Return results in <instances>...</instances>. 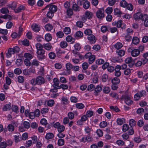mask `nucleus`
Here are the masks:
<instances>
[{
  "instance_id": "nucleus-60",
  "label": "nucleus",
  "mask_w": 148,
  "mask_h": 148,
  "mask_svg": "<svg viewBox=\"0 0 148 148\" xmlns=\"http://www.w3.org/2000/svg\"><path fill=\"white\" fill-rule=\"evenodd\" d=\"M12 110L16 113H18V108L17 106H12Z\"/></svg>"
},
{
  "instance_id": "nucleus-35",
  "label": "nucleus",
  "mask_w": 148,
  "mask_h": 148,
  "mask_svg": "<svg viewBox=\"0 0 148 148\" xmlns=\"http://www.w3.org/2000/svg\"><path fill=\"white\" fill-rule=\"evenodd\" d=\"M18 81L19 83H23L24 82V77L22 76H19L18 77Z\"/></svg>"
},
{
  "instance_id": "nucleus-6",
  "label": "nucleus",
  "mask_w": 148,
  "mask_h": 148,
  "mask_svg": "<svg viewBox=\"0 0 148 148\" xmlns=\"http://www.w3.org/2000/svg\"><path fill=\"white\" fill-rule=\"evenodd\" d=\"M104 10L102 9H99L96 12L97 17L99 19H102L104 17Z\"/></svg>"
},
{
  "instance_id": "nucleus-20",
  "label": "nucleus",
  "mask_w": 148,
  "mask_h": 148,
  "mask_svg": "<svg viewBox=\"0 0 148 148\" xmlns=\"http://www.w3.org/2000/svg\"><path fill=\"white\" fill-rule=\"evenodd\" d=\"M11 108V104L10 103L9 104H7L4 106L3 108V110L6 111L10 109Z\"/></svg>"
},
{
  "instance_id": "nucleus-4",
  "label": "nucleus",
  "mask_w": 148,
  "mask_h": 148,
  "mask_svg": "<svg viewBox=\"0 0 148 148\" xmlns=\"http://www.w3.org/2000/svg\"><path fill=\"white\" fill-rule=\"evenodd\" d=\"M121 99V100H124L125 103L128 105H130L133 103L131 99L130 96L127 95H123Z\"/></svg>"
},
{
  "instance_id": "nucleus-48",
  "label": "nucleus",
  "mask_w": 148,
  "mask_h": 148,
  "mask_svg": "<svg viewBox=\"0 0 148 148\" xmlns=\"http://www.w3.org/2000/svg\"><path fill=\"white\" fill-rule=\"evenodd\" d=\"M129 124L131 127L134 126L136 124V121L133 119H130L129 121Z\"/></svg>"
},
{
  "instance_id": "nucleus-31",
  "label": "nucleus",
  "mask_w": 148,
  "mask_h": 148,
  "mask_svg": "<svg viewBox=\"0 0 148 148\" xmlns=\"http://www.w3.org/2000/svg\"><path fill=\"white\" fill-rule=\"evenodd\" d=\"M36 46L37 49V51L44 50L42 49L43 47L40 43H37L36 45Z\"/></svg>"
},
{
  "instance_id": "nucleus-56",
  "label": "nucleus",
  "mask_w": 148,
  "mask_h": 148,
  "mask_svg": "<svg viewBox=\"0 0 148 148\" xmlns=\"http://www.w3.org/2000/svg\"><path fill=\"white\" fill-rule=\"evenodd\" d=\"M115 24H116L117 27L118 28L120 27L123 24L122 21L120 20L118 21L116 23V22Z\"/></svg>"
},
{
  "instance_id": "nucleus-64",
  "label": "nucleus",
  "mask_w": 148,
  "mask_h": 148,
  "mask_svg": "<svg viewBox=\"0 0 148 148\" xmlns=\"http://www.w3.org/2000/svg\"><path fill=\"white\" fill-rule=\"evenodd\" d=\"M108 79V75L106 74H103L102 77V80L104 82H106Z\"/></svg>"
},
{
  "instance_id": "nucleus-12",
  "label": "nucleus",
  "mask_w": 148,
  "mask_h": 148,
  "mask_svg": "<svg viewBox=\"0 0 148 148\" xmlns=\"http://www.w3.org/2000/svg\"><path fill=\"white\" fill-rule=\"evenodd\" d=\"M32 29L36 32H38L40 30V27L37 24H33L32 25Z\"/></svg>"
},
{
  "instance_id": "nucleus-52",
  "label": "nucleus",
  "mask_w": 148,
  "mask_h": 148,
  "mask_svg": "<svg viewBox=\"0 0 148 148\" xmlns=\"http://www.w3.org/2000/svg\"><path fill=\"white\" fill-rule=\"evenodd\" d=\"M27 3L29 5L33 6L35 3V0H27Z\"/></svg>"
},
{
  "instance_id": "nucleus-54",
  "label": "nucleus",
  "mask_w": 148,
  "mask_h": 148,
  "mask_svg": "<svg viewBox=\"0 0 148 148\" xmlns=\"http://www.w3.org/2000/svg\"><path fill=\"white\" fill-rule=\"evenodd\" d=\"M124 120L123 119H118L116 121L118 125H121L123 123Z\"/></svg>"
},
{
  "instance_id": "nucleus-22",
  "label": "nucleus",
  "mask_w": 148,
  "mask_h": 148,
  "mask_svg": "<svg viewBox=\"0 0 148 148\" xmlns=\"http://www.w3.org/2000/svg\"><path fill=\"white\" fill-rule=\"evenodd\" d=\"M120 80L117 77H115L112 80V84H119Z\"/></svg>"
},
{
  "instance_id": "nucleus-47",
  "label": "nucleus",
  "mask_w": 148,
  "mask_h": 148,
  "mask_svg": "<svg viewBox=\"0 0 148 148\" xmlns=\"http://www.w3.org/2000/svg\"><path fill=\"white\" fill-rule=\"evenodd\" d=\"M129 129V126L126 124H124L123 126L122 130L123 132H125L127 131Z\"/></svg>"
},
{
  "instance_id": "nucleus-18",
  "label": "nucleus",
  "mask_w": 148,
  "mask_h": 148,
  "mask_svg": "<svg viewBox=\"0 0 148 148\" xmlns=\"http://www.w3.org/2000/svg\"><path fill=\"white\" fill-rule=\"evenodd\" d=\"M116 53L119 56H122L125 55V52L124 50L121 49L116 51Z\"/></svg>"
},
{
  "instance_id": "nucleus-2",
  "label": "nucleus",
  "mask_w": 148,
  "mask_h": 148,
  "mask_svg": "<svg viewBox=\"0 0 148 148\" xmlns=\"http://www.w3.org/2000/svg\"><path fill=\"white\" fill-rule=\"evenodd\" d=\"M134 18L136 21H139L141 20L143 21L144 19L148 18L147 15L146 14H143L140 12H138L134 14Z\"/></svg>"
},
{
  "instance_id": "nucleus-62",
  "label": "nucleus",
  "mask_w": 148,
  "mask_h": 148,
  "mask_svg": "<svg viewBox=\"0 0 148 148\" xmlns=\"http://www.w3.org/2000/svg\"><path fill=\"white\" fill-rule=\"evenodd\" d=\"M116 143L119 145H123L125 144L124 141L121 140H118L116 141Z\"/></svg>"
},
{
  "instance_id": "nucleus-49",
  "label": "nucleus",
  "mask_w": 148,
  "mask_h": 148,
  "mask_svg": "<svg viewBox=\"0 0 148 148\" xmlns=\"http://www.w3.org/2000/svg\"><path fill=\"white\" fill-rule=\"evenodd\" d=\"M104 62V61L103 59H98L96 61V63L97 64H102Z\"/></svg>"
},
{
  "instance_id": "nucleus-32",
  "label": "nucleus",
  "mask_w": 148,
  "mask_h": 148,
  "mask_svg": "<svg viewBox=\"0 0 148 148\" xmlns=\"http://www.w3.org/2000/svg\"><path fill=\"white\" fill-rule=\"evenodd\" d=\"M84 8L85 9H88L90 6V2L89 1H85L83 4Z\"/></svg>"
},
{
  "instance_id": "nucleus-57",
  "label": "nucleus",
  "mask_w": 148,
  "mask_h": 148,
  "mask_svg": "<svg viewBox=\"0 0 148 148\" xmlns=\"http://www.w3.org/2000/svg\"><path fill=\"white\" fill-rule=\"evenodd\" d=\"M56 35H57V36L60 38H62L64 35V34L61 31H59L56 34Z\"/></svg>"
},
{
  "instance_id": "nucleus-44",
  "label": "nucleus",
  "mask_w": 148,
  "mask_h": 148,
  "mask_svg": "<svg viewBox=\"0 0 148 148\" xmlns=\"http://www.w3.org/2000/svg\"><path fill=\"white\" fill-rule=\"evenodd\" d=\"M112 8L111 7H108L106 10V12L107 14H110L112 12Z\"/></svg>"
},
{
  "instance_id": "nucleus-24",
  "label": "nucleus",
  "mask_w": 148,
  "mask_h": 148,
  "mask_svg": "<svg viewBox=\"0 0 148 148\" xmlns=\"http://www.w3.org/2000/svg\"><path fill=\"white\" fill-rule=\"evenodd\" d=\"M54 136V135L52 133H48L45 136V138L47 140L51 139L53 138Z\"/></svg>"
},
{
  "instance_id": "nucleus-14",
  "label": "nucleus",
  "mask_w": 148,
  "mask_h": 148,
  "mask_svg": "<svg viewBox=\"0 0 148 148\" xmlns=\"http://www.w3.org/2000/svg\"><path fill=\"white\" fill-rule=\"evenodd\" d=\"M140 53V51L138 49H135L132 52V55L133 57H136L138 56Z\"/></svg>"
},
{
  "instance_id": "nucleus-21",
  "label": "nucleus",
  "mask_w": 148,
  "mask_h": 148,
  "mask_svg": "<svg viewBox=\"0 0 148 148\" xmlns=\"http://www.w3.org/2000/svg\"><path fill=\"white\" fill-rule=\"evenodd\" d=\"M25 9V7L23 5H21L18 7L17 9H15L14 11L15 12L18 13L20 12L22 10Z\"/></svg>"
},
{
  "instance_id": "nucleus-28",
  "label": "nucleus",
  "mask_w": 148,
  "mask_h": 148,
  "mask_svg": "<svg viewBox=\"0 0 148 148\" xmlns=\"http://www.w3.org/2000/svg\"><path fill=\"white\" fill-rule=\"evenodd\" d=\"M122 44L120 42L116 43L114 45L115 48L117 49H119L123 47Z\"/></svg>"
},
{
  "instance_id": "nucleus-23",
  "label": "nucleus",
  "mask_w": 148,
  "mask_h": 148,
  "mask_svg": "<svg viewBox=\"0 0 148 148\" xmlns=\"http://www.w3.org/2000/svg\"><path fill=\"white\" fill-rule=\"evenodd\" d=\"M45 30L47 31H50L53 28L52 25L49 23H48L45 26Z\"/></svg>"
},
{
  "instance_id": "nucleus-15",
  "label": "nucleus",
  "mask_w": 148,
  "mask_h": 148,
  "mask_svg": "<svg viewBox=\"0 0 148 148\" xmlns=\"http://www.w3.org/2000/svg\"><path fill=\"white\" fill-rule=\"evenodd\" d=\"M86 18L88 19H90L92 18L93 14L90 11H87L85 13Z\"/></svg>"
},
{
  "instance_id": "nucleus-26",
  "label": "nucleus",
  "mask_w": 148,
  "mask_h": 148,
  "mask_svg": "<svg viewBox=\"0 0 148 148\" xmlns=\"http://www.w3.org/2000/svg\"><path fill=\"white\" fill-rule=\"evenodd\" d=\"M139 42V40L137 37H134L133 38L132 40V42L135 45L138 44Z\"/></svg>"
},
{
  "instance_id": "nucleus-13",
  "label": "nucleus",
  "mask_w": 148,
  "mask_h": 148,
  "mask_svg": "<svg viewBox=\"0 0 148 148\" xmlns=\"http://www.w3.org/2000/svg\"><path fill=\"white\" fill-rule=\"evenodd\" d=\"M66 67L67 70V72L69 74H70V70L72 69L73 65L70 63H67L66 65Z\"/></svg>"
},
{
  "instance_id": "nucleus-59",
  "label": "nucleus",
  "mask_w": 148,
  "mask_h": 148,
  "mask_svg": "<svg viewBox=\"0 0 148 148\" xmlns=\"http://www.w3.org/2000/svg\"><path fill=\"white\" fill-rule=\"evenodd\" d=\"M8 128L9 131H13L14 130V126L12 124H10L8 126Z\"/></svg>"
},
{
  "instance_id": "nucleus-42",
  "label": "nucleus",
  "mask_w": 148,
  "mask_h": 148,
  "mask_svg": "<svg viewBox=\"0 0 148 148\" xmlns=\"http://www.w3.org/2000/svg\"><path fill=\"white\" fill-rule=\"evenodd\" d=\"M49 56L51 59H54L56 57V55L53 52H51L49 54Z\"/></svg>"
},
{
  "instance_id": "nucleus-58",
  "label": "nucleus",
  "mask_w": 148,
  "mask_h": 148,
  "mask_svg": "<svg viewBox=\"0 0 148 148\" xmlns=\"http://www.w3.org/2000/svg\"><path fill=\"white\" fill-rule=\"evenodd\" d=\"M13 26V23L11 21L8 22L6 25V28L7 29H10Z\"/></svg>"
},
{
  "instance_id": "nucleus-1",
  "label": "nucleus",
  "mask_w": 148,
  "mask_h": 148,
  "mask_svg": "<svg viewBox=\"0 0 148 148\" xmlns=\"http://www.w3.org/2000/svg\"><path fill=\"white\" fill-rule=\"evenodd\" d=\"M57 9L56 6L49 4L47 5L42 10H45L46 12H47V17L49 18H51L53 16L54 13L57 11Z\"/></svg>"
},
{
  "instance_id": "nucleus-34",
  "label": "nucleus",
  "mask_w": 148,
  "mask_h": 148,
  "mask_svg": "<svg viewBox=\"0 0 148 148\" xmlns=\"http://www.w3.org/2000/svg\"><path fill=\"white\" fill-rule=\"evenodd\" d=\"M114 13L115 15H120L122 13L120 10L117 8H116L114 9Z\"/></svg>"
},
{
  "instance_id": "nucleus-19",
  "label": "nucleus",
  "mask_w": 148,
  "mask_h": 148,
  "mask_svg": "<svg viewBox=\"0 0 148 148\" xmlns=\"http://www.w3.org/2000/svg\"><path fill=\"white\" fill-rule=\"evenodd\" d=\"M102 90L101 87L99 85L97 86L95 88V95H97V93L100 92Z\"/></svg>"
},
{
  "instance_id": "nucleus-46",
  "label": "nucleus",
  "mask_w": 148,
  "mask_h": 148,
  "mask_svg": "<svg viewBox=\"0 0 148 148\" xmlns=\"http://www.w3.org/2000/svg\"><path fill=\"white\" fill-rule=\"evenodd\" d=\"M64 32L66 34H69L71 32V29L69 27H66L64 29Z\"/></svg>"
},
{
  "instance_id": "nucleus-3",
  "label": "nucleus",
  "mask_w": 148,
  "mask_h": 148,
  "mask_svg": "<svg viewBox=\"0 0 148 148\" xmlns=\"http://www.w3.org/2000/svg\"><path fill=\"white\" fill-rule=\"evenodd\" d=\"M20 51V48L17 46H16L13 48H10L8 49V52L6 54V56L8 58H10L12 54L18 52Z\"/></svg>"
},
{
  "instance_id": "nucleus-25",
  "label": "nucleus",
  "mask_w": 148,
  "mask_h": 148,
  "mask_svg": "<svg viewBox=\"0 0 148 148\" xmlns=\"http://www.w3.org/2000/svg\"><path fill=\"white\" fill-rule=\"evenodd\" d=\"M95 56L94 55H92L90 56L88 60L89 63L90 64H92L95 60Z\"/></svg>"
},
{
  "instance_id": "nucleus-9",
  "label": "nucleus",
  "mask_w": 148,
  "mask_h": 148,
  "mask_svg": "<svg viewBox=\"0 0 148 148\" xmlns=\"http://www.w3.org/2000/svg\"><path fill=\"white\" fill-rule=\"evenodd\" d=\"M36 78L37 84L40 85L45 83V80L43 77L41 76H39L36 77Z\"/></svg>"
},
{
  "instance_id": "nucleus-11",
  "label": "nucleus",
  "mask_w": 148,
  "mask_h": 148,
  "mask_svg": "<svg viewBox=\"0 0 148 148\" xmlns=\"http://www.w3.org/2000/svg\"><path fill=\"white\" fill-rule=\"evenodd\" d=\"M72 8L73 10L75 11H79L80 10V7L75 2H73Z\"/></svg>"
},
{
  "instance_id": "nucleus-50",
  "label": "nucleus",
  "mask_w": 148,
  "mask_h": 148,
  "mask_svg": "<svg viewBox=\"0 0 148 148\" xmlns=\"http://www.w3.org/2000/svg\"><path fill=\"white\" fill-rule=\"evenodd\" d=\"M64 140L62 139L58 140V144L59 146H61L64 145Z\"/></svg>"
},
{
  "instance_id": "nucleus-27",
  "label": "nucleus",
  "mask_w": 148,
  "mask_h": 148,
  "mask_svg": "<svg viewBox=\"0 0 148 148\" xmlns=\"http://www.w3.org/2000/svg\"><path fill=\"white\" fill-rule=\"evenodd\" d=\"M75 36L77 37L81 38L83 37V34L81 31H78L76 32Z\"/></svg>"
},
{
  "instance_id": "nucleus-7",
  "label": "nucleus",
  "mask_w": 148,
  "mask_h": 148,
  "mask_svg": "<svg viewBox=\"0 0 148 148\" xmlns=\"http://www.w3.org/2000/svg\"><path fill=\"white\" fill-rule=\"evenodd\" d=\"M125 62L126 64H128L129 66L130 67H132L134 64V62L131 57L126 58L125 60Z\"/></svg>"
},
{
  "instance_id": "nucleus-43",
  "label": "nucleus",
  "mask_w": 148,
  "mask_h": 148,
  "mask_svg": "<svg viewBox=\"0 0 148 148\" xmlns=\"http://www.w3.org/2000/svg\"><path fill=\"white\" fill-rule=\"evenodd\" d=\"M127 2L125 0H122L120 2V5L121 6L125 8L126 7L127 5Z\"/></svg>"
},
{
  "instance_id": "nucleus-41",
  "label": "nucleus",
  "mask_w": 148,
  "mask_h": 148,
  "mask_svg": "<svg viewBox=\"0 0 148 148\" xmlns=\"http://www.w3.org/2000/svg\"><path fill=\"white\" fill-rule=\"evenodd\" d=\"M107 125V122L105 121L101 122L99 125L100 127L102 128H104L105 127H106Z\"/></svg>"
},
{
  "instance_id": "nucleus-55",
  "label": "nucleus",
  "mask_w": 148,
  "mask_h": 148,
  "mask_svg": "<svg viewBox=\"0 0 148 148\" xmlns=\"http://www.w3.org/2000/svg\"><path fill=\"white\" fill-rule=\"evenodd\" d=\"M54 104V101L53 100H50L47 102V105L49 106H52Z\"/></svg>"
},
{
  "instance_id": "nucleus-33",
  "label": "nucleus",
  "mask_w": 148,
  "mask_h": 148,
  "mask_svg": "<svg viewBox=\"0 0 148 148\" xmlns=\"http://www.w3.org/2000/svg\"><path fill=\"white\" fill-rule=\"evenodd\" d=\"M45 38L46 40L49 41L51 40L52 37L50 34H47L45 35Z\"/></svg>"
},
{
  "instance_id": "nucleus-8",
  "label": "nucleus",
  "mask_w": 148,
  "mask_h": 148,
  "mask_svg": "<svg viewBox=\"0 0 148 148\" xmlns=\"http://www.w3.org/2000/svg\"><path fill=\"white\" fill-rule=\"evenodd\" d=\"M93 138L90 134H88V135L82 138L81 141L85 143L86 141L90 142L92 141Z\"/></svg>"
},
{
  "instance_id": "nucleus-37",
  "label": "nucleus",
  "mask_w": 148,
  "mask_h": 148,
  "mask_svg": "<svg viewBox=\"0 0 148 148\" xmlns=\"http://www.w3.org/2000/svg\"><path fill=\"white\" fill-rule=\"evenodd\" d=\"M95 86L93 84H90L88 86L87 90L89 91H92L94 89H95Z\"/></svg>"
},
{
  "instance_id": "nucleus-63",
  "label": "nucleus",
  "mask_w": 148,
  "mask_h": 148,
  "mask_svg": "<svg viewBox=\"0 0 148 148\" xmlns=\"http://www.w3.org/2000/svg\"><path fill=\"white\" fill-rule=\"evenodd\" d=\"M7 146L6 143L5 142H1L0 144V148H6Z\"/></svg>"
},
{
  "instance_id": "nucleus-16",
  "label": "nucleus",
  "mask_w": 148,
  "mask_h": 148,
  "mask_svg": "<svg viewBox=\"0 0 148 148\" xmlns=\"http://www.w3.org/2000/svg\"><path fill=\"white\" fill-rule=\"evenodd\" d=\"M43 46L45 49L47 50H50L52 47V46L51 44L50 43L44 44L43 45Z\"/></svg>"
},
{
  "instance_id": "nucleus-36",
  "label": "nucleus",
  "mask_w": 148,
  "mask_h": 148,
  "mask_svg": "<svg viewBox=\"0 0 148 148\" xmlns=\"http://www.w3.org/2000/svg\"><path fill=\"white\" fill-rule=\"evenodd\" d=\"M143 96L142 94H140V93L136 94L134 96V98L136 100H139L140 97Z\"/></svg>"
},
{
  "instance_id": "nucleus-61",
  "label": "nucleus",
  "mask_w": 148,
  "mask_h": 148,
  "mask_svg": "<svg viewBox=\"0 0 148 148\" xmlns=\"http://www.w3.org/2000/svg\"><path fill=\"white\" fill-rule=\"evenodd\" d=\"M14 73L16 74L19 75L21 73L22 71L19 68H16L14 69Z\"/></svg>"
},
{
  "instance_id": "nucleus-39",
  "label": "nucleus",
  "mask_w": 148,
  "mask_h": 148,
  "mask_svg": "<svg viewBox=\"0 0 148 148\" xmlns=\"http://www.w3.org/2000/svg\"><path fill=\"white\" fill-rule=\"evenodd\" d=\"M22 44L23 45L26 46H28L29 45V41L26 39H24L22 41Z\"/></svg>"
},
{
  "instance_id": "nucleus-51",
  "label": "nucleus",
  "mask_w": 148,
  "mask_h": 148,
  "mask_svg": "<svg viewBox=\"0 0 148 148\" xmlns=\"http://www.w3.org/2000/svg\"><path fill=\"white\" fill-rule=\"evenodd\" d=\"M93 114V112L92 111L88 110L87 111L86 115L87 116V117H90L92 116Z\"/></svg>"
},
{
  "instance_id": "nucleus-17",
  "label": "nucleus",
  "mask_w": 148,
  "mask_h": 148,
  "mask_svg": "<svg viewBox=\"0 0 148 148\" xmlns=\"http://www.w3.org/2000/svg\"><path fill=\"white\" fill-rule=\"evenodd\" d=\"M53 86L54 87H56V86H58L59 85L60 82L58 79L56 78H54L53 79Z\"/></svg>"
},
{
  "instance_id": "nucleus-45",
  "label": "nucleus",
  "mask_w": 148,
  "mask_h": 148,
  "mask_svg": "<svg viewBox=\"0 0 148 148\" xmlns=\"http://www.w3.org/2000/svg\"><path fill=\"white\" fill-rule=\"evenodd\" d=\"M60 45L62 48H64L67 46V43L66 42L63 41L60 42Z\"/></svg>"
},
{
  "instance_id": "nucleus-30",
  "label": "nucleus",
  "mask_w": 148,
  "mask_h": 148,
  "mask_svg": "<svg viewBox=\"0 0 148 148\" xmlns=\"http://www.w3.org/2000/svg\"><path fill=\"white\" fill-rule=\"evenodd\" d=\"M24 57L28 60H30L32 58V55L29 53H25L24 56Z\"/></svg>"
},
{
  "instance_id": "nucleus-38",
  "label": "nucleus",
  "mask_w": 148,
  "mask_h": 148,
  "mask_svg": "<svg viewBox=\"0 0 148 148\" xmlns=\"http://www.w3.org/2000/svg\"><path fill=\"white\" fill-rule=\"evenodd\" d=\"M76 107L79 109H82L84 107V105L82 103H77L75 104Z\"/></svg>"
},
{
  "instance_id": "nucleus-40",
  "label": "nucleus",
  "mask_w": 148,
  "mask_h": 148,
  "mask_svg": "<svg viewBox=\"0 0 148 148\" xmlns=\"http://www.w3.org/2000/svg\"><path fill=\"white\" fill-rule=\"evenodd\" d=\"M1 12L3 14H7L9 12V11L7 8H4L1 9Z\"/></svg>"
},
{
  "instance_id": "nucleus-10",
  "label": "nucleus",
  "mask_w": 148,
  "mask_h": 148,
  "mask_svg": "<svg viewBox=\"0 0 148 148\" xmlns=\"http://www.w3.org/2000/svg\"><path fill=\"white\" fill-rule=\"evenodd\" d=\"M87 38L90 43H94L96 42L95 36L92 34L88 36Z\"/></svg>"
},
{
  "instance_id": "nucleus-29",
  "label": "nucleus",
  "mask_w": 148,
  "mask_h": 148,
  "mask_svg": "<svg viewBox=\"0 0 148 148\" xmlns=\"http://www.w3.org/2000/svg\"><path fill=\"white\" fill-rule=\"evenodd\" d=\"M84 34L88 36L92 34V31L90 29H87L84 31Z\"/></svg>"
},
{
  "instance_id": "nucleus-53",
  "label": "nucleus",
  "mask_w": 148,
  "mask_h": 148,
  "mask_svg": "<svg viewBox=\"0 0 148 148\" xmlns=\"http://www.w3.org/2000/svg\"><path fill=\"white\" fill-rule=\"evenodd\" d=\"M65 129V127L63 125H60L59 127L58 128V131L59 132H63Z\"/></svg>"
},
{
  "instance_id": "nucleus-5",
  "label": "nucleus",
  "mask_w": 148,
  "mask_h": 148,
  "mask_svg": "<svg viewBox=\"0 0 148 148\" xmlns=\"http://www.w3.org/2000/svg\"><path fill=\"white\" fill-rule=\"evenodd\" d=\"M37 56L38 60H42L46 58L45 51L43 50H41L37 51Z\"/></svg>"
}]
</instances>
